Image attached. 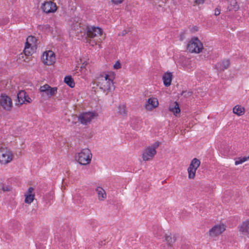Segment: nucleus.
I'll return each mask as SVG.
<instances>
[{
    "mask_svg": "<svg viewBox=\"0 0 249 249\" xmlns=\"http://www.w3.org/2000/svg\"><path fill=\"white\" fill-rule=\"evenodd\" d=\"M95 83L100 89L104 91H110L114 89L113 80L110 75L102 73L95 79Z\"/></svg>",
    "mask_w": 249,
    "mask_h": 249,
    "instance_id": "nucleus-1",
    "label": "nucleus"
},
{
    "mask_svg": "<svg viewBox=\"0 0 249 249\" xmlns=\"http://www.w3.org/2000/svg\"><path fill=\"white\" fill-rule=\"evenodd\" d=\"M102 35V29L99 27H88L87 30V41L91 46L101 41L99 38Z\"/></svg>",
    "mask_w": 249,
    "mask_h": 249,
    "instance_id": "nucleus-2",
    "label": "nucleus"
},
{
    "mask_svg": "<svg viewBox=\"0 0 249 249\" xmlns=\"http://www.w3.org/2000/svg\"><path fill=\"white\" fill-rule=\"evenodd\" d=\"M204 48L203 43L197 37L191 38L186 45V50L191 53H199L202 52Z\"/></svg>",
    "mask_w": 249,
    "mask_h": 249,
    "instance_id": "nucleus-3",
    "label": "nucleus"
},
{
    "mask_svg": "<svg viewBox=\"0 0 249 249\" xmlns=\"http://www.w3.org/2000/svg\"><path fill=\"white\" fill-rule=\"evenodd\" d=\"M75 158L80 164L85 165L90 162L92 154L88 148H85L77 154Z\"/></svg>",
    "mask_w": 249,
    "mask_h": 249,
    "instance_id": "nucleus-4",
    "label": "nucleus"
},
{
    "mask_svg": "<svg viewBox=\"0 0 249 249\" xmlns=\"http://www.w3.org/2000/svg\"><path fill=\"white\" fill-rule=\"evenodd\" d=\"M160 144V142H157L144 150L142 155L143 161H148L153 159L157 153L156 149L159 146Z\"/></svg>",
    "mask_w": 249,
    "mask_h": 249,
    "instance_id": "nucleus-5",
    "label": "nucleus"
},
{
    "mask_svg": "<svg viewBox=\"0 0 249 249\" xmlns=\"http://www.w3.org/2000/svg\"><path fill=\"white\" fill-rule=\"evenodd\" d=\"M13 152L6 147L0 148V162L6 164L10 162L13 159Z\"/></svg>",
    "mask_w": 249,
    "mask_h": 249,
    "instance_id": "nucleus-6",
    "label": "nucleus"
},
{
    "mask_svg": "<svg viewBox=\"0 0 249 249\" xmlns=\"http://www.w3.org/2000/svg\"><path fill=\"white\" fill-rule=\"evenodd\" d=\"M226 229V226L223 223H219L213 226L210 229L208 234L211 238H215L223 233Z\"/></svg>",
    "mask_w": 249,
    "mask_h": 249,
    "instance_id": "nucleus-7",
    "label": "nucleus"
},
{
    "mask_svg": "<svg viewBox=\"0 0 249 249\" xmlns=\"http://www.w3.org/2000/svg\"><path fill=\"white\" fill-rule=\"evenodd\" d=\"M39 91L42 97H47L50 98L56 94L57 88L56 87L52 88L48 84H45L40 87Z\"/></svg>",
    "mask_w": 249,
    "mask_h": 249,
    "instance_id": "nucleus-8",
    "label": "nucleus"
},
{
    "mask_svg": "<svg viewBox=\"0 0 249 249\" xmlns=\"http://www.w3.org/2000/svg\"><path fill=\"white\" fill-rule=\"evenodd\" d=\"M200 161L197 158L193 159L187 169L188 178L194 179L196 178V171L200 165Z\"/></svg>",
    "mask_w": 249,
    "mask_h": 249,
    "instance_id": "nucleus-9",
    "label": "nucleus"
},
{
    "mask_svg": "<svg viewBox=\"0 0 249 249\" xmlns=\"http://www.w3.org/2000/svg\"><path fill=\"white\" fill-rule=\"evenodd\" d=\"M0 105L6 111L11 110L13 102L11 98L6 94H1L0 96Z\"/></svg>",
    "mask_w": 249,
    "mask_h": 249,
    "instance_id": "nucleus-10",
    "label": "nucleus"
},
{
    "mask_svg": "<svg viewBox=\"0 0 249 249\" xmlns=\"http://www.w3.org/2000/svg\"><path fill=\"white\" fill-rule=\"evenodd\" d=\"M42 62L46 65H52L55 62L54 53L52 51L45 52L42 56Z\"/></svg>",
    "mask_w": 249,
    "mask_h": 249,
    "instance_id": "nucleus-11",
    "label": "nucleus"
},
{
    "mask_svg": "<svg viewBox=\"0 0 249 249\" xmlns=\"http://www.w3.org/2000/svg\"><path fill=\"white\" fill-rule=\"evenodd\" d=\"M41 8L43 12L47 14L53 13L56 11L57 9L56 4L51 0L42 3Z\"/></svg>",
    "mask_w": 249,
    "mask_h": 249,
    "instance_id": "nucleus-12",
    "label": "nucleus"
},
{
    "mask_svg": "<svg viewBox=\"0 0 249 249\" xmlns=\"http://www.w3.org/2000/svg\"><path fill=\"white\" fill-rule=\"evenodd\" d=\"M159 105V103L158 99L154 97H151L146 101L144 107L146 110L151 111L157 108Z\"/></svg>",
    "mask_w": 249,
    "mask_h": 249,
    "instance_id": "nucleus-13",
    "label": "nucleus"
},
{
    "mask_svg": "<svg viewBox=\"0 0 249 249\" xmlns=\"http://www.w3.org/2000/svg\"><path fill=\"white\" fill-rule=\"evenodd\" d=\"M95 116H96V115L94 113L91 112H85L79 116L78 121L82 124H87L91 122Z\"/></svg>",
    "mask_w": 249,
    "mask_h": 249,
    "instance_id": "nucleus-14",
    "label": "nucleus"
},
{
    "mask_svg": "<svg viewBox=\"0 0 249 249\" xmlns=\"http://www.w3.org/2000/svg\"><path fill=\"white\" fill-rule=\"evenodd\" d=\"M238 229L244 236L249 238V219L244 221L239 226Z\"/></svg>",
    "mask_w": 249,
    "mask_h": 249,
    "instance_id": "nucleus-15",
    "label": "nucleus"
},
{
    "mask_svg": "<svg viewBox=\"0 0 249 249\" xmlns=\"http://www.w3.org/2000/svg\"><path fill=\"white\" fill-rule=\"evenodd\" d=\"M164 237V241L169 247H172L177 239V235L171 233L165 234Z\"/></svg>",
    "mask_w": 249,
    "mask_h": 249,
    "instance_id": "nucleus-16",
    "label": "nucleus"
},
{
    "mask_svg": "<svg viewBox=\"0 0 249 249\" xmlns=\"http://www.w3.org/2000/svg\"><path fill=\"white\" fill-rule=\"evenodd\" d=\"M18 102L20 105H22L25 102L31 103V99L26 95V93L24 90H21L18 94Z\"/></svg>",
    "mask_w": 249,
    "mask_h": 249,
    "instance_id": "nucleus-17",
    "label": "nucleus"
},
{
    "mask_svg": "<svg viewBox=\"0 0 249 249\" xmlns=\"http://www.w3.org/2000/svg\"><path fill=\"white\" fill-rule=\"evenodd\" d=\"M34 189L33 187L28 188L27 193L25 194V202L27 204H31L35 199V195L34 193Z\"/></svg>",
    "mask_w": 249,
    "mask_h": 249,
    "instance_id": "nucleus-18",
    "label": "nucleus"
},
{
    "mask_svg": "<svg viewBox=\"0 0 249 249\" xmlns=\"http://www.w3.org/2000/svg\"><path fill=\"white\" fill-rule=\"evenodd\" d=\"M230 65V61L229 59H225L222 61L219 62L215 65V68L219 71H224L228 69Z\"/></svg>",
    "mask_w": 249,
    "mask_h": 249,
    "instance_id": "nucleus-19",
    "label": "nucleus"
},
{
    "mask_svg": "<svg viewBox=\"0 0 249 249\" xmlns=\"http://www.w3.org/2000/svg\"><path fill=\"white\" fill-rule=\"evenodd\" d=\"M172 79L173 74L171 72H166L162 76L163 84L166 87H169L171 85Z\"/></svg>",
    "mask_w": 249,
    "mask_h": 249,
    "instance_id": "nucleus-20",
    "label": "nucleus"
},
{
    "mask_svg": "<svg viewBox=\"0 0 249 249\" xmlns=\"http://www.w3.org/2000/svg\"><path fill=\"white\" fill-rule=\"evenodd\" d=\"M169 110L170 111L173 113L174 115L177 116L178 114L180 112V109L179 105L177 102H173L171 103L169 105Z\"/></svg>",
    "mask_w": 249,
    "mask_h": 249,
    "instance_id": "nucleus-21",
    "label": "nucleus"
},
{
    "mask_svg": "<svg viewBox=\"0 0 249 249\" xmlns=\"http://www.w3.org/2000/svg\"><path fill=\"white\" fill-rule=\"evenodd\" d=\"M227 9L229 11L235 12L238 11L239 9V6L236 0H229Z\"/></svg>",
    "mask_w": 249,
    "mask_h": 249,
    "instance_id": "nucleus-22",
    "label": "nucleus"
},
{
    "mask_svg": "<svg viewBox=\"0 0 249 249\" xmlns=\"http://www.w3.org/2000/svg\"><path fill=\"white\" fill-rule=\"evenodd\" d=\"M26 45L37 48V40L33 36H29L26 39Z\"/></svg>",
    "mask_w": 249,
    "mask_h": 249,
    "instance_id": "nucleus-23",
    "label": "nucleus"
},
{
    "mask_svg": "<svg viewBox=\"0 0 249 249\" xmlns=\"http://www.w3.org/2000/svg\"><path fill=\"white\" fill-rule=\"evenodd\" d=\"M96 191L98 194V198L99 200L104 201L106 198V193L102 188L100 187H97Z\"/></svg>",
    "mask_w": 249,
    "mask_h": 249,
    "instance_id": "nucleus-24",
    "label": "nucleus"
},
{
    "mask_svg": "<svg viewBox=\"0 0 249 249\" xmlns=\"http://www.w3.org/2000/svg\"><path fill=\"white\" fill-rule=\"evenodd\" d=\"M245 108L241 107L240 105H236L233 108V113L239 116L243 115L245 113Z\"/></svg>",
    "mask_w": 249,
    "mask_h": 249,
    "instance_id": "nucleus-25",
    "label": "nucleus"
},
{
    "mask_svg": "<svg viewBox=\"0 0 249 249\" xmlns=\"http://www.w3.org/2000/svg\"><path fill=\"white\" fill-rule=\"evenodd\" d=\"M36 48H33L25 45L24 50V53L25 55L29 56L33 54L36 51Z\"/></svg>",
    "mask_w": 249,
    "mask_h": 249,
    "instance_id": "nucleus-26",
    "label": "nucleus"
},
{
    "mask_svg": "<svg viewBox=\"0 0 249 249\" xmlns=\"http://www.w3.org/2000/svg\"><path fill=\"white\" fill-rule=\"evenodd\" d=\"M64 82L71 88H73L75 86L74 81L70 76H66L64 79Z\"/></svg>",
    "mask_w": 249,
    "mask_h": 249,
    "instance_id": "nucleus-27",
    "label": "nucleus"
},
{
    "mask_svg": "<svg viewBox=\"0 0 249 249\" xmlns=\"http://www.w3.org/2000/svg\"><path fill=\"white\" fill-rule=\"evenodd\" d=\"M249 160V156L239 158L235 161V165H237Z\"/></svg>",
    "mask_w": 249,
    "mask_h": 249,
    "instance_id": "nucleus-28",
    "label": "nucleus"
},
{
    "mask_svg": "<svg viewBox=\"0 0 249 249\" xmlns=\"http://www.w3.org/2000/svg\"><path fill=\"white\" fill-rule=\"evenodd\" d=\"M119 112L121 114H125V113H126L125 107L124 106H120L119 107Z\"/></svg>",
    "mask_w": 249,
    "mask_h": 249,
    "instance_id": "nucleus-29",
    "label": "nucleus"
},
{
    "mask_svg": "<svg viewBox=\"0 0 249 249\" xmlns=\"http://www.w3.org/2000/svg\"><path fill=\"white\" fill-rule=\"evenodd\" d=\"M121 66H122V65H121V64L120 63V62L119 61H117L114 64V65L113 66V68L114 69L118 70V69H121Z\"/></svg>",
    "mask_w": 249,
    "mask_h": 249,
    "instance_id": "nucleus-30",
    "label": "nucleus"
},
{
    "mask_svg": "<svg viewBox=\"0 0 249 249\" xmlns=\"http://www.w3.org/2000/svg\"><path fill=\"white\" fill-rule=\"evenodd\" d=\"M193 94L192 91H183L182 93V95H184V96L185 97H188L191 96Z\"/></svg>",
    "mask_w": 249,
    "mask_h": 249,
    "instance_id": "nucleus-31",
    "label": "nucleus"
},
{
    "mask_svg": "<svg viewBox=\"0 0 249 249\" xmlns=\"http://www.w3.org/2000/svg\"><path fill=\"white\" fill-rule=\"evenodd\" d=\"M124 0H111L112 4L118 5L123 2Z\"/></svg>",
    "mask_w": 249,
    "mask_h": 249,
    "instance_id": "nucleus-32",
    "label": "nucleus"
},
{
    "mask_svg": "<svg viewBox=\"0 0 249 249\" xmlns=\"http://www.w3.org/2000/svg\"><path fill=\"white\" fill-rule=\"evenodd\" d=\"M221 12V10L219 7H217L214 10V15L218 16L220 15Z\"/></svg>",
    "mask_w": 249,
    "mask_h": 249,
    "instance_id": "nucleus-33",
    "label": "nucleus"
},
{
    "mask_svg": "<svg viewBox=\"0 0 249 249\" xmlns=\"http://www.w3.org/2000/svg\"><path fill=\"white\" fill-rule=\"evenodd\" d=\"M205 1V0H195V3L196 5H199L203 4Z\"/></svg>",
    "mask_w": 249,
    "mask_h": 249,
    "instance_id": "nucleus-34",
    "label": "nucleus"
},
{
    "mask_svg": "<svg viewBox=\"0 0 249 249\" xmlns=\"http://www.w3.org/2000/svg\"><path fill=\"white\" fill-rule=\"evenodd\" d=\"M165 3V1H163L162 0H160L159 1V4L158 6L159 7H162L163 5H164Z\"/></svg>",
    "mask_w": 249,
    "mask_h": 249,
    "instance_id": "nucleus-35",
    "label": "nucleus"
},
{
    "mask_svg": "<svg viewBox=\"0 0 249 249\" xmlns=\"http://www.w3.org/2000/svg\"><path fill=\"white\" fill-rule=\"evenodd\" d=\"M128 33V31H126V30H123L122 33H121V35L122 36H124L125 35H126Z\"/></svg>",
    "mask_w": 249,
    "mask_h": 249,
    "instance_id": "nucleus-36",
    "label": "nucleus"
},
{
    "mask_svg": "<svg viewBox=\"0 0 249 249\" xmlns=\"http://www.w3.org/2000/svg\"><path fill=\"white\" fill-rule=\"evenodd\" d=\"M194 29L196 30V31H197L198 29H197V27H196L194 28Z\"/></svg>",
    "mask_w": 249,
    "mask_h": 249,
    "instance_id": "nucleus-37",
    "label": "nucleus"
},
{
    "mask_svg": "<svg viewBox=\"0 0 249 249\" xmlns=\"http://www.w3.org/2000/svg\"><path fill=\"white\" fill-rule=\"evenodd\" d=\"M20 55H21L22 57H23V55L22 54H21Z\"/></svg>",
    "mask_w": 249,
    "mask_h": 249,
    "instance_id": "nucleus-38",
    "label": "nucleus"
}]
</instances>
